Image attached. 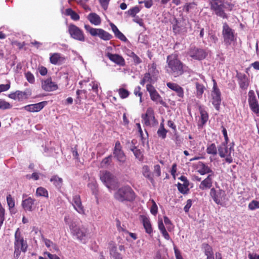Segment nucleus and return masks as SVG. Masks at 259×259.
Returning a JSON list of instances; mask_svg holds the SVG:
<instances>
[{
  "label": "nucleus",
  "instance_id": "nucleus-1",
  "mask_svg": "<svg viewBox=\"0 0 259 259\" xmlns=\"http://www.w3.org/2000/svg\"><path fill=\"white\" fill-rule=\"evenodd\" d=\"M166 63L167 64V72L174 77L181 76L186 71V65L180 60L176 54L167 56Z\"/></svg>",
  "mask_w": 259,
  "mask_h": 259
},
{
  "label": "nucleus",
  "instance_id": "nucleus-2",
  "mask_svg": "<svg viewBox=\"0 0 259 259\" xmlns=\"http://www.w3.org/2000/svg\"><path fill=\"white\" fill-rule=\"evenodd\" d=\"M136 194L130 186H124L119 188L114 193L116 200L120 202H133L136 198Z\"/></svg>",
  "mask_w": 259,
  "mask_h": 259
},
{
  "label": "nucleus",
  "instance_id": "nucleus-3",
  "mask_svg": "<svg viewBox=\"0 0 259 259\" xmlns=\"http://www.w3.org/2000/svg\"><path fill=\"white\" fill-rule=\"evenodd\" d=\"M225 0H211L210 2V9L213 11L215 14L223 19H228V16L225 12L226 8L225 5Z\"/></svg>",
  "mask_w": 259,
  "mask_h": 259
},
{
  "label": "nucleus",
  "instance_id": "nucleus-4",
  "mask_svg": "<svg viewBox=\"0 0 259 259\" xmlns=\"http://www.w3.org/2000/svg\"><path fill=\"white\" fill-rule=\"evenodd\" d=\"M222 35L224 43L227 46L230 45L234 40V31L226 22L223 23Z\"/></svg>",
  "mask_w": 259,
  "mask_h": 259
},
{
  "label": "nucleus",
  "instance_id": "nucleus-5",
  "mask_svg": "<svg viewBox=\"0 0 259 259\" xmlns=\"http://www.w3.org/2000/svg\"><path fill=\"white\" fill-rule=\"evenodd\" d=\"M146 89L149 92L151 99L155 102L159 103L164 107H166V103L163 100L162 97L158 94L155 88L151 84H147Z\"/></svg>",
  "mask_w": 259,
  "mask_h": 259
},
{
  "label": "nucleus",
  "instance_id": "nucleus-6",
  "mask_svg": "<svg viewBox=\"0 0 259 259\" xmlns=\"http://www.w3.org/2000/svg\"><path fill=\"white\" fill-rule=\"evenodd\" d=\"M68 32L70 36L76 40L84 41L85 37L83 31L74 24H70L68 27Z\"/></svg>",
  "mask_w": 259,
  "mask_h": 259
},
{
  "label": "nucleus",
  "instance_id": "nucleus-7",
  "mask_svg": "<svg viewBox=\"0 0 259 259\" xmlns=\"http://www.w3.org/2000/svg\"><path fill=\"white\" fill-rule=\"evenodd\" d=\"M213 90L212 91V103L217 110L220 109V105L221 102V93L219 89L217 87V82L214 79H213Z\"/></svg>",
  "mask_w": 259,
  "mask_h": 259
},
{
  "label": "nucleus",
  "instance_id": "nucleus-8",
  "mask_svg": "<svg viewBox=\"0 0 259 259\" xmlns=\"http://www.w3.org/2000/svg\"><path fill=\"white\" fill-rule=\"evenodd\" d=\"M189 55L195 60H201L205 59L207 55L206 51L196 47H191L189 52Z\"/></svg>",
  "mask_w": 259,
  "mask_h": 259
},
{
  "label": "nucleus",
  "instance_id": "nucleus-9",
  "mask_svg": "<svg viewBox=\"0 0 259 259\" xmlns=\"http://www.w3.org/2000/svg\"><path fill=\"white\" fill-rule=\"evenodd\" d=\"M14 246L20 247L21 250L23 252L27 250L28 247L27 242L24 240L19 228H17L15 233Z\"/></svg>",
  "mask_w": 259,
  "mask_h": 259
},
{
  "label": "nucleus",
  "instance_id": "nucleus-10",
  "mask_svg": "<svg viewBox=\"0 0 259 259\" xmlns=\"http://www.w3.org/2000/svg\"><path fill=\"white\" fill-rule=\"evenodd\" d=\"M210 195L217 204L222 205V201L225 199L226 193L225 191L222 189L217 190L212 188L210 189Z\"/></svg>",
  "mask_w": 259,
  "mask_h": 259
},
{
  "label": "nucleus",
  "instance_id": "nucleus-11",
  "mask_svg": "<svg viewBox=\"0 0 259 259\" xmlns=\"http://www.w3.org/2000/svg\"><path fill=\"white\" fill-rule=\"evenodd\" d=\"M174 20L176 23L172 26V30L175 34L186 33L187 32V28L186 27V23L184 17L180 20L175 18Z\"/></svg>",
  "mask_w": 259,
  "mask_h": 259
},
{
  "label": "nucleus",
  "instance_id": "nucleus-12",
  "mask_svg": "<svg viewBox=\"0 0 259 259\" xmlns=\"http://www.w3.org/2000/svg\"><path fill=\"white\" fill-rule=\"evenodd\" d=\"M113 155L120 164H123L125 162L126 156L122 150L120 143L118 141L115 143Z\"/></svg>",
  "mask_w": 259,
  "mask_h": 259
},
{
  "label": "nucleus",
  "instance_id": "nucleus-13",
  "mask_svg": "<svg viewBox=\"0 0 259 259\" xmlns=\"http://www.w3.org/2000/svg\"><path fill=\"white\" fill-rule=\"evenodd\" d=\"M141 117L146 126H150L151 125L150 120L153 122V124L158 123L157 120L155 119L154 111L151 108H148L146 113L143 114Z\"/></svg>",
  "mask_w": 259,
  "mask_h": 259
},
{
  "label": "nucleus",
  "instance_id": "nucleus-14",
  "mask_svg": "<svg viewBox=\"0 0 259 259\" xmlns=\"http://www.w3.org/2000/svg\"><path fill=\"white\" fill-rule=\"evenodd\" d=\"M100 179L107 188H110L114 183V177L110 172L106 171L100 175Z\"/></svg>",
  "mask_w": 259,
  "mask_h": 259
},
{
  "label": "nucleus",
  "instance_id": "nucleus-15",
  "mask_svg": "<svg viewBox=\"0 0 259 259\" xmlns=\"http://www.w3.org/2000/svg\"><path fill=\"white\" fill-rule=\"evenodd\" d=\"M236 77L240 88L244 90H246L249 85V80L247 76L244 73L237 71Z\"/></svg>",
  "mask_w": 259,
  "mask_h": 259
},
{
  "label": "nucleus",
  "instance_id": "nucleus-16",
  "mask_svg": "<svg viewBox=\"0 0 259 259\" xmlns=\"http://www.w3.org/2000/svg\"><path fill=\"white\" fill-rule=\"evenodd\" d=\"M47 101H42L38 103L30 104L24 107V108L27 111L34 112L40 111L46 105Z\"/></svg>",
  "mask_w": 259,
  "mask_h": 259
},
{
  "label": "nucleus",
  "instance_id": "nucleus-17",
  "mask_svg": "<svg viewBox=\"0 0 259 259\" xmlns=\"http://www.w3.org/2000/svg\"><path fill=\"white\" fill-rule=\"evenodd\" d=\"M41 87L43 90L47 92L55 91L58 89L57 84L52 81L51 78L42 81Z\"/></svg>",
  "mask_w": 259,
  "mask_h": 259
},
{
  "label": "nucleus",
  "instance_id": "nucleus-18",
  "mask_svg": "<svg viewBox=\"0 0 259 259\" xmlns=\"http://www.w3.org/2000/svg\"><path fill=\"white\" fill-rule=\"evenodd\" d=\"M251 94H253L252 91L249 92L248 102L250 108L254 112L256 113H259V105L256 99L254 96H251Z\"/></svg>",
  "mask_w": 259,
  "mask_h": 259
},
{
  "label": "nucleus",
  "instance_id": "nucleus-19",
  "mask_svg": "<svg viewBox=\"0 0 259 259\" xmlns=\"http://www.w3.org/2000/svg\"><path fill=\"white\" fill-rule=\"evenodd\" d=\"M107 56L111 61L114 62L116 64L120 66H125V60L121 56L118 54H113L110 53H108Z\"/></svg>",
  "mask_w": 259,
  "mask_h": 259
},
{
  "label": "nucleus",
  "instance_id": "nucleus-20",
  "mask_svg": "<svg viewBox=\"0 0 259 259\" xmlns=\"http://www.w3.org/2000/svg\"><path fill=\"white\" fill-rule=\"evenodd\" d=\"M66 59L59 53H54L50 58V62L54 65H61L64 63Z\"/></svg>",
  "mask_w": 259,
  "mask_h": 259
},
{
  "label": "nucleus",
  "instance_id": "nucleus-21",
  "mask_svg": "<svg viewBox=\"0 0 259 259\" xmlns=\"http://www.w3.org/2000/svg\"><path fill=\"white\" fill-rule=\"evenodd\" d=\"M71 229L73 235L76 236L77 238L80 240H83V238L85 236L86 230L84 228L72 226Z\"/></svg>",
  "mask_w": 259,
  "mask_h": 259
},
{
  "label": "nucleus",
  "instance_id": "nucleus-22",
  "mask_svg": "<svg viewBox=\"0 0 259 259\" xmlns=\"http://www.w3.org/2000/svg\"><path fill=\"white\" fill-rule=\"evenodd\" d=\"M73 206L75 210L79 213H84L83 207L82 205L80 196L75 195L73 197Z\"/></svg>",
  "mask_w": 259,
  "mask_h": 259
},
{
  "label": "nucleus",
  "instance_id": "nucleus-23",
  "mask_svg": "<svg viewBox=\"0 0 259 259\" xmlns=\"http://www.w3.org/2000/svg\"><path fill=\"white\" fill-rule=\"evenodd\" d=\"M140 217L143 223V226L145 229L146 232L149 234H151L153 232V230L149 219L147 216L144 215H141Z\"/></svg>",
  "mask_w": 259,
  "mask_h": 259
},
{
  "label": "nucleus",
  "instance_id": "nucleus-24",
  "mask_svg": "<svg viewBox=\"0 0 259 259\" xmlns=\"http://www.w3.org/2000/svg\"><path fill=\"white\" fill-rule=\"evenodd\" d=\"M214 174H209L206 179L203 180L199 186V188L201 190L209 189L212 186V177Z\"/></svg>",
  "mask_w": 259,
  "mask_h": 259
},
{
  "label": "nucleus",
  "instance_id": "nucleus-25",
  "mask_svg": "<svg viewBox=\"0 0 259 259\" xmlns=\"http://www.w3.org/2000/svg\"><path fill=\"white\" fill-rule=\"evenodd\" d=\"M197 167L199 168L198 172L201 175H204L206 174H214L213 171L209 167L206 165L204 163L199 161L198 163Z\"/></svg>",
  "mask_w": 259,
  "mask_h": 259
},
{
  "label": "nucleus",
  "instance_id": "nucleus-26",
  "mask_svg": "<svg viewBox=\"0 0 259 259\" xmlns=\"http://www.w3.org/2000/svg\"><path fill=\"white\" fill-rule=\"evenodd\" d=\"M35 199L29 197L22 201V206L25 210H28L31 211L33 208V206L34 205Z\"/></svg>",
  "mask_w": 259,
  "mask_h": 259
},
{
  "label": "nucleus",
  "instance_id": "nucleus-27",
  "mask_svg": "<svg viewBox=\"0 0 259 259\" xmlns=\"http://www.w3.org/2000/svg\"><path fill=\"white\" fill-rule=\"evenodd\" d=\"M110 25L111 27V29L113 32L114 33L115 36L121 40L122 41L126 42L127 41V39L124 36V35L121 33L117 28V27L112 23L110 24Z\"/></svg>",
  "mask_w": 259,
  "mask_h": 259
},
{
  "label": "nucleus",
  "instance_id": "nucleus-28",
  "mask_svg": "<svg viewBox=\"0 0 259 259\" xmlns=\"http://www.w3.org/2000/svg\"><path fill=\"white\" fill-rule=\"evenodd\" d=\"M88 19L93 24L98 25L101 23L100 16L95 13H91L88 16Z\"/></svg>",
  "mask_w": 259,
  "mask_h": 259
},
{
  "label": "nucleus",
  "instance_id": "nucleus-29",
  "mask_svg": "<svg viewBox=\"0 0 259 259\" xmlns=\"http://www.w3.org/2000/svg\"><path fill=\"white\" fill-rule=\"evenodd\" d=\"M111 247H110L109 251L110 255L114 259H122L120 253L117 251V247L114 243L110 244Z\"/></svg>",
  "mask_w": 259,
  "mask_h": 259
},
{
  "label": "nucleus",
  "instance_id": "nucleus-30",
  "mask_svg": "<svg viewBox=\"0 0 259 259\" xmlns=\"http://www.w3.org/2000/svg\"><path fill=\"white\" fill-rule=\"evenodd\" d=\"M226 143H223L218 148L219 155L222 158H224L228 152V148Z\"/></svg>",
  "mask_w": 259,
  "mask_h": 259
},
{
  "label": "nucleus",
  "instance_id": "nucleus-31",
  "mask_svg": "<svg viewBox=\"0 0 259 259\" xmlns=\"http://www.w3.org/2000/svg\"><path fill=\"white\" fill-rule=\"evenodd\" d=\"M50 181L53 183V184L57 189H60L63 184V180L57 175H54L50 179Z\"/></svg>",
  "mask_w": 259,
  "mask_h": 259
},
{
  "label": "nucleus",
  "instance_id": "nucleus-32",
  "mask_svg": "<svg viewBox=\"0 0 259 259\" xmlns=\"http://www.w3.org/2000/svg\"><path fill=\"white\" fill-rule=\"evenodd\" d=\"M195 86L196 89V96L198 98H202V95L205 90V87L201 83L198 82H195Z\"/></svg>",
  "mask_w": 259,
  "mask_h": 259
},
{
  "label": "nucleus",
  "instance_id": "nucleus-33",
  "mask_svg": "<svg viewBox=\"0 0 259 259\" xmlns=\"http://www.w3.org/2000/svg\"><path fill=\"white\" fill-rule=\"evenodd\" d=\"M142 174L143 176L147 178L148 180H150V181L153 183L154 181V179L152 176V174L150 172L149 167L147 165H144L142 168Z\"/></svg>",
  "mask_w": 259,
  "mask_h": 259
},
{
  "label": "nucleus",
  "instance_id": "nucleus-34",
  "mask_svg": "<svg viewBox=\"0 0 259 259\" xmlns=\"http://www.w3.org/2000/svg\"><path fill=\"white\" fill-rule=\"evenodd\" d=\"M17 98L19 101H21L23 99H27L28 96L31 95V91L27 90L25 92L17 91Z\"/></svg>",
  "mask_w": 259,
  "mask_h": 259
},
{
  "label": "nucleus",
  "instance_id": "nucleus-35",
  "mask_svg": "<svg viewBox=\"0 0 259 259\" xmlns=\"http://www.w3.org/2000/svg\"><path fill=\"white\" fill-rule=\"evenodd\" d=\"M84 28L91 34V35L93 36H99L100 28H94L90 26L89 25H85Z\"/></svg>",
  "mask_w": 259,
  "mask_h": 259
},
{
  "label": "nucleus",
  "instance_id": "nucleus-36",
  "mask_svg": "<svg viewBox=\"0 0 259 259\" xmlns=\"http://www.w3.org/2000/svg\"><path fill=\"white\" fill-rule=\"evenodd\" d=\"M98 36L104 40H109L112 38L111 34L102 29H100Z\"/></svg>",
  "mask_w": 259,
  "mask_h": 259
},
{
  "label": "nucleus",
  "instance_id": "nucleus-37",
  "mask_svg": "<svg viewBox=\"0 0 259 259\" xmlns=\"http://www.w3.org/2000/svg\"><path fill=\"white\" fill-rule=\"evenodd\" d=\"M199 111L201 115V122L202 124L204 125L208 120V115L207 112L201 108H199Z\"/></svg>",
  "mask_w": 259,
  "mask_h": 259
},
{
  "label": "nucleus",
  "instance_id": "nucleus-38",
  "mask_svg": "<svg viewBox=\"0 0 259 259\" xmlns=\"http://www.w3.org/2000/svg\"><path fill=\"white\" fill-rule=\"evenodd\" d=\"M204 248L205 255L207 256L213 255L212 247L207 243H203L202 244Z\"/></svg>",
  "mask_w": 259,
  "mask_h": 259
},
{
  "label": "nucleus",
  "instance_id": "nucleus-39",
  "mask_svg": "<svg viewBox=\"0 0 259 259\" xmlns=\"http://www.w3.org/2000/svg\"><path fill=\"white\" fill-rule=\"evenodd\" d=\"M141 10V9L138 7L135 6L128 10L125 13H127L128 15L133 17H135L136 15Z\"/></svg>",
  "mask_w": 259,
  "mask_h": 259
},
{
  "label": "nucleus",
  "instance_id": "nucleus-40",
  "mask_svg": "<svg viewBox=\"0 0 259 259\" xmlns=\"http://www.w3.org/2000/svg\"><path fill=\"white\" fill-rule=\"evenodd\" d=\"M36 193L38 196L48 197V191L43 187H38L36 190Z\"/></svg>",
  "mask_w": 259,
  "mask_h": 259
},
{
  "label": "nucleus",
  "instance_id": "nucleus-41",
  "mask_svg": "<svg viewBox=\"0 0 259 259\" xmlns=\"http://www.w3.org/2000/svg\"><path fill=\"white\" fill-rule=\"evenodd\" d=\"M208 154L215 155L217 154V149L214 143L211 144L206 149Z\"/></svg>",
  "mask_w": 259,
  "mask_h": 259
},
{
  "label": "nucleus",
  "instance_id": "nucleus-42",
  "mask_svg": "<svg viewBox=\"0 0 259 259\" xmlns=\"http://www.w3.org/2000/svg\"><path fill=\"white\" fill-rule=\"evenodd\" d=\"M177 187L179 191L184 195L187 194L190 190L189 187H184L183 184L180 183H178Z\"/></svg>",
  "mask_w": 259,
  "mask_h": 259
},
{
  "label": "nucleus",
  "instance_id": "nucleus-43",
  "mask_svg": "<svg viewBox=\"0 0 259 259\" xmlns=\"http://www.w3.org/2000/svg\"><path fill=\"white\" fill-rule=\"evenodd\" d=\"M112 157V155H110L104 158L102 160V162H101V167H104L108 166L111 162Z\"/></svg>",
  "mask_w": 259,
  "mask_h": 259
},
{
  "label": "nucleus",
  "instance_id": "nucleus-44",
  "mask_svg": "<svg viewBox=\"0 0 259 259\" xmlns=\"http://www.w3.org/2000/svg\"><path fill=\"white\" fill-rule=\"evenodd\" d=\"M12 106L5 100L0 99V109L6 110L11 108Z\"/></svg>",
  "mask_w": 259,
  "mask_h": 259
},
{
  "label": "nucleus",
  "instance_id": "nucleus-45",
  "mask_svg": "<svg viewBox=\"0 0 259 259\" xmlns=\"http://www.w3.org/2000/svg\"><path fill=\"white\" fill-rule=\"evenodd\" d=\"M248 208L251 210L259 208V201L253 200L248 204Z\"/></svg>",
  "mask_w": 259,
  "mask_h": 259
},
{
  "label": "nucleus",
  "instance_id": "nucleus-46",
  "mask_svg": "<svg viewBox=\"0 0 259 259\" xmlns=\"http://www.w3.org/2000/svg\"><path fill=\"white\" fill-rule=\"evenodd\" d=\"M118 93L120 95V97L122 99H124V98H127L129 96V94H130L129 92L127 90L123 89V88L119 89L118 90Z\"/></svg>",
  "mask_w": 259,
  "mask_h": 259
},
{
  "label": "nucleus",
  "instance_id": "nucleus-47",
  "mask_svg": "<svg viewBox=\"0 0 259 259\" xmlns=\"http://www.w3.org/2000/svg\"><path fill=\"white\" fill-rule=\"evenodd\" d=\"M174 91H175L177 93V96L181 98H183L184 96V89L179 85H178L177 88L174 89Z\"/></svg>",
  "mask_w": 259,
  "mask_h": 259
},
{
  "label": "nucleus",
  "instance_id": "nucleus-48",
  "mask_svg": "<svg viewBox=\"0 0 259 259\" xmlns=\"http://www.w3.org/2000/svg\"><path fill=\"white\" fill-rule=\"evenodd\" d=\"M130 56L133 58L135 65L140 64L142 62V60L134 52H131Z\"/></svg>",
  "mask_w": 259,
  "mask_h": 259
},
{
  "label": "nucleus",
  "instance_id": "nucleus-49",
  "mask_svg": "<svg viewBox=\"0 0 259 259\" xmlns=\"http://www.w3.org/2000/svg\"><path fill=\"white\" fill-rule=\"evenodd\" d=\"M25 77L27 80L30 83H33L34 82V75L29 71L25 73Z\"/></svg>",
  "mask_w": 259,
  "mask_h": 259
},
{
  "label": "nucleus",
  "instance_id": "nucleus-50",
  "mask_svg": "<svg viewBox=\"0 0 259 259\" xmlns=\"http://www.w3.org/2000/svg\"><path fill=\"white\" fill-rule=\"evenodd\" d=\"M7 200L10 209L13 208L15 206V202L13 198L11 197L10 195L7 196Z\"/></svg>",
  "mask_w": 259,
  "mask_h": 259
},
{
  "label": "nucleus",
  "instance_id": "nucleus-51",
  "mask_svg": "<svg viewBox=\"0 0 259 259\" xmlns=\"http://www.w3.org/2000/svg\"><path fill=\"white\" fill-rule=\"evenodd\" d=\"M167 131L166 129H158L157 131V135L159 137L165 139L166 136Z\"/></svg>",
  "mask_w": 259,
  "mask_h": 259
},
{
  "label": "nucleus",
  "instance_id": "nucleus-52",
  "mask_svg": "<svg viewBox=\"0 0 259 259\" xmlns=\"http://www.w3.org/2000/svg\"><path fill=\"white\" fill-rule=\"evenodd\" d=\"M179 179L183 182V185L184 187H189L190 183L187 178L184 176H181Z\"/></svg>",
  "mask_w": 259,
  "mask_h": 259
},
{
  "label": "nucleus",
  "instance_id": "nucleus-53",
  "mask_svg": "<svg viewBox=\"0 0 259 259\" xmlns=\"http://www.w3.org/2000/svg\"><path fill=\"white\" fill-rule=\"evenodd\" d=\"M153 204L151 207L150 211L151 213L153 215H156L158 211V207L154 200H152Z\"/></svg>",
  "mask_w": 259,
  "mask_h": 259
},
{
  "label": "nucleus",
  "instance_id": "nucleus-54",
  "mask_svg": "<svg viewBox=\"0 0 259 259\" xmlns=\"http://www.w3.org/2000/svg\"><path fill=\"white\" fill-rule=\"evenodd\" d=\"M139 3L140 4L144 3L145 7L148 9L151 8L153 5V2L152 0H144L143 1H139Z\"/></svg>",
  "mask_w": 259,
  "mask_h": 259
},
{
  "label": "nucleus",
  "instance_id": "nucleus-55",
  "mask_svg": "<svg viewBox=\"0 0 259 259\" xmlns=\"http://www.w3.org/2000/svg\"><path fill=\"white\" fill-rule=\"evenodd\" d=\"M141 89V87L139 86L136 88L134 90V94L135 95L138 96L140 97V102H142V96L143 93L141 92H140Z\"/></svg>",
  "mask_w": 259,
  "mask_h": 259
},
{
  "label": "nucleus",
  "instance_id": "nucleus-56",
  "mask_svg": "<svg viewBox=\"0 0 259 259\" xmlns=\"http://www.w3.org/2000/svg\"><path fill=\"white\" fill-rule=\"evenodd\" d=\"M134 155L136 158L138 159L139 160L143 159V154L140 149L135 150L134 152Z\"/></svg>",
  "mask_w": 259,
  "mask_h": 259
},
{
  "label": "nucleus",
  "instance_id": "nucleus-57",
  "mask_svg": "<svg viewBox=\"0 0 259 259\" xmlns=\"http://www.w3.org/2000/svg\"><path fill=\"white\" fill-rule=\"evenodd\" d=\"M154 173L156 174L157 177H160L161 175V169L159 164L154 165Z\"/></svg>",
  "mask_w": 259,
  "mask_h": 259
},
{
  "label": "nucleus",
  "instance_id": "nucleus-58",
  "mask_svg": "<svg viewBox=\"0 0 259 259\" xmlns=\"http://www.w3.org/2000/svg\"><path fill=\"white\" fill-rule=\"evenodd\" d=\"M192 200L191 199H188L187 201L186 205L185 206L184 208V210L185 212L187 213L189 211L190 208L192 206Z\"/></svg>",
  "mask_w": 259,
  "mask_h": 259
},
{
  "label": "nucleus",
  "instance_id": "nucleus-59",
  "mask_svg": "<svg viewBox=\"0 0 259 259\" xmlns=\"http://www.w3.org/2000/svg\"><path fill=\"white\" fill-rule=\"evenodd\" d=\"M109 1L110 0H99L101 6L104 10L107 9Z\"/></svg>",
  "mask_w": 259,
  "mask_h": 259
},
{
  "label": "nucleus",
  "instance_id": "nucleus-60",
  "mask_svg": "<svg viewBox=\"0 0 259 259\" xmlns=\"http://www.w3.org/2000/svg\"><path fill=\"white\" fill-rule=\"evenodd\" d=\"M222 133L224 135L225 138V142L228 143L229 142V138L227 135V132L225 127H224L223 125L222 126Z\"/></svg>",
  "mask_w": 259,
  "mask_h": 259
},
{
  "label": "nucleus",
  "instance_id": "nucleus-61",
  "mask_svg": "<svg viewBox=\"0 0 259 259\" xmlns=\"http://www.w3.org/2000/svg\"><path fill=\"white\" fill-rule=\"evenodd\" d=\"M175 143L177 146H180L182 143L183 139L180 137L179 135H175Z\"/></svg>",
  "mask_w": 259,
  "mask_h": 259
},
{
  "label": "nucleus",
  "instance_id": "nucleus-62",
  "mask_svg": "<svg viewBox=\"0 0 259 259\" xmlns=\"http://www.w3.org/2000/svg\"><path fill=\"white\" fill-rule=\"evenodd\" d=\"M10 88L9 84H0V93L8 90Z\"/></svg>",
  "mask_w": 259,
  "mask_h": 259
},
{
  "label": "nucleus",
  "instance_id": "nucleus-63",
  "mask_svg": "<svg viewBox=\"0 0 259 259\" xmlns=\"http://www.w3.org/2000/svg\"><path fill=\"white\" fill-rule=\"evenodd\" d=\"M39 72L41 75L44 76L47 74L48 70L45 67L41 66L39 68Z\"/></svg>",
  "mask_w": 259,
  "mask_h": 259
},
{
  "label": "nucleus",
  "instance_id": "nucleus-64",
  "mask_svg": "<svg viewBox=\"0 0 259 259\" xmlns=\"http://www.w3.org/2000/svg\"><path fill=\"white\" fill-rule=\"evenodd\" d=\"M248 256L249 259H259V255L254 253H249Z\"/></svg>",
  "mask_w": 259,
  "mask_h": 259
}]
</instances>
